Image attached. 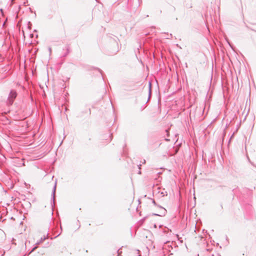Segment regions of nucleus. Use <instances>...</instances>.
<instances>
[{
    "mask_svg": "<svg viewBox=\"0 0 256 256\" xmlns=\"http://www.w3.org/2000/svg\"><path fill=\"white\" fill-rule=\"evenodd\" d=\"M17 92L14 90H11L6 100L8 106H12L17 96Z\"/></svg>",
    "mask_w": 256,
    "mask_h": 256,
    "instance_id": "obj_1",
    "label": "nucleus"
},
{
    "mask_svg": "<svg viewBox=\"0 0 256 256\" xmlns=\"http://www.w3.org/2000/svg\"><path fill=\"white\" fill-rule=\"evenodd\" d=\"M56 182L57 180H55L54 184L52 188V198H51V206L52 208V214H53V209L55 206V198H56Z\"/></svg>",
    "mask_w": 256,
    "mask_h": 256,
    "instance_id": "obj_2",
    "label": "nucleus"
},
{
    "mask_svg": "<svg viewBox=\"0 0 256 256\" xmlns=\"http://www.w3.org/2000/svg\"><path fill=\"white\" fill-rule=\"evenodd\" d=\"M46 236H44V237H42L40 238V239L36 242V246H34L32 248V250L29 252V253L28 254V255L30 254H32L34 251L38 248L37 246V245H38L42 243L44 240H46Z\"/></svg>",
    "mask_w": 256,
    "mask_h": 256,
    "instance_id": "obj_3",
    "label": "nucleus"
},
{
    "mask_svg": "<svg viewBox=\"0 0 256 256\" xmlns=\"http://www.w3.org/2000/svg\"><path fill=\"white\" fill-rule=\"evenodd\" d=\"M156 206L158 207L159 208H160V209H162V212H160V214L154 213V214H152V216H164L166 215V210L163 207H162V206H160V205L157 204Z\"/></svg>",
    "mask_w": 256,
    "mask_h": 256,
    "instance_id": "obj_4",
    "label": "nucleus"
},
{
    "mask_svg": "<svg viewBox=\"0 0 256 256\" xmlns=\"http://www.w3.org/2000/svg\"><path fill=\"white\" fill-rule=\"evenodd\" d=\"M66 50V52L62 54V57L66 56L70 52V47L68 45H66L64 48L63 50Z\"/></svg>",
    "mask_w": 256,
    "mask_h": 256,
    "instance_id": "obj_5",
    "label": "nucleus"
},
{
    "mask_svg": "<svg viewBox=\"0 0 256 256\" xmlns=\"http://www.w3.org/2000/svg\"><path fill=\"white\" fill-rule=\"evenodd\" d=\"M138 0V4H136V6L134 8H130V10L132 11V10H136V9L140 6V4L142 2V0Z\"/></svg>",
    "mask_w": 256,
    "mask_h": 256,
    "instance_id": "obj_6",
    "label": "nucleus"
},
{
    "mask_svg": "<svg viewBox=\"0 0 256 256\" xmlns=\"http://www.w3.org/2000/svg\"><path fill=\"white\" fill-rule=\"evenodd\" d=\"M151 94H152V84L150 82H149V92H148V100H150V96H151Z\"/></svg>",
    "mask_w": 256,
    "mask_h": 256,
    "instance_id": "obj_7",
    "label": "nucleus"
},
{
    "mask_svg": "<svg viewBox=\"0 0 256 256\" xmlns=\"http://www.w3.org/2000/svg\"><path fill=\"white\" fill-rule=\"evenodd\" d=\"M234 134H235V132H233V134H232V136H231L230 138V139H229V140H228V144H230V141H231V140H232V138H233V137H234Z\"/></svg>",
    "mask_w": 256,
    "mask_h": 256,
    "instance_id": "obj_8",
    "label": "nucleus"
},
{
    "mask_svg": "<svg viewBox=\"0 0 256 256\" xmlns=\"http://www.w3.org/2000/svg\"><path fill=\"white\" fill-rule=\"evenodd\" d=\"M32 24L30 22H28V28L29 29V30H30L32 28Z\"/></svg>",
    "mask_w": 256,
    "mask_h": 256,
    "instance_id": "obj_9",
    "label": "nucleus"
},
{
    "mask_svg": "<svg viewBox=\"0 0 256 256\" xmlns=\"http://www.w3.org/2000/svg\"><path fill=\"white\" fill-rule=\"evenodd\" d=\"M152 201V204L155 206H157V204L156 203L155 200L153 198H149Z\"/></svg>",
    "mask_w": 256,
    "mask_h": 256,
    "instance_id": "obj_10",
    "label": "nucleus"
},
{
    "mask_svg": "<svg viewBox=\"0 0 256 256\" xmlns=\"http://www.w3.org/2000/svg\"><path fill=\"white\" fill-rule=\"evenodd\" d=\"M96 69L101 74L102 76V72H102V70H100V68H96Z\"/></svg>",
    "mask_w": 256,
    "mask_h": 256,
    "instance_id": "obj_11",
    "label": "nucleus"
},
{
    "mask_svg": "<svg viewBox=\"0 0 256 256\" xmlns=\"http://www.w3.org/2000/svg\"><path fill=\"white\" fill-rule=\"evenodd\" d=\"M108 137L110 138V140H108V142H110L112 140V134H110L108 135Z\"/></svg>",
    "mask_w": 256,
    "mask_h": 256,
    "instance_id": "obj_12",
    "label": "nucleus"
},
{
    "mask_svg": "<svg viewBox=\"0 0 256 256\" xmlns=\"http://www.w3.org/2000/svg\"><path fill=\"white\" fill-rule=\"evenodd\" d=\"M172 34H170L168 35V36L167 38H168V39H170V38H172Z\"/></svg>",
    "mask_w": 256,
    "mask_h": 256,
    "instance_id": "obj_13",
    "label": "nucleus"
},
{
    "mask_svg": "<svg viewBox=\"0 0 256 256\" xmlns=\"http://www.w3.org/2000/svg\"><path fill=\"white\" fill-rule=\"evenodd\" d=\"M28 2V0H26V1H24V2H23V5L24 6H26V4Z\"/></svg>",
    "mask_w": 256,
    "mask_h": 256,
    "instance_id": "obj_14",
    "label": "nucleus"
},
{
    "mask_svg": "<svg viewBox=\"0 0 256 256\" xmlns=\"http://www.w3.org/2000/svg\"><path fill=\"white\" fill-rule=\"evenodd\" d=\"M118 52V50H116L114 52H112V54H116V52Z\"/></svg>",
    "mask_w": 256,
    "mask_h": 256,
    "instance_id": "obj_15",
    "label": "nucleus"
},
{
    "mask_svg": "<svg viewBox=\"0 0 256 256\" xmlns=\"http://www.w3.org/2000/svg\"><path fill=\"white\" fill-rule=\"evenodd\" d=\"M28 10H30V12H32H32H33V11H32V8H28Z\"/></svg>",
    "mask_w": 256,
    "mask_h": 256,
    "instance_id": "obj_16",
    "label": "nucleus"
},
{
    "mask_svg": "<svg viewBox=\"0 0 256 256\" xmlns=\"http://www.w3.org/2000/svg\"><path fill=\"white\" fill-rule=\"evenodd\" d=\"M166 132H167V136H168L169 135V132H168V130H166Z\"/></svg>",
    "mask_w": 256,
    "mask_h": 256,
    "instance_id": "obj_17",
    "label": "nucleus"
},
{
    "mask_svg": "<svg viewBox=\"0 0 256 256\" xmlns=\"http://www.w3.org/2000/svg\"><path fill=\"white\" fill-rule=\"evenodd\" d=\"M117 253H118V256H120V250H117Z\"/></svg>",
    "mask_w": 256,
    "mask_h": 256,
    "instance_id": "obj_18",
    "label": "nucleus"
},
{
    "mask_svg": "<svg viewBox=\"0 0 256 256\" xmlns=\"http://www.w3.org/2000/svg\"><path fill=\"white\" fill-rule=\"evenodd\" d=\"M48 50H49L50 53V54H51V52H52V48L50 47V48H48Z\"/></svg>",
    "mask_w": 256,
    "mask_h": 256,
    "instance_id": "obj_19",
    "label": "nucleus"
},
{
    "mask_svg": "<svg viewBox=\"0 0 256 256\" xmlns=\"http://www.w3.org/2000/svg\"><path fill=\"white\" fill-rule=\"evenodd\" d=\"M14 0H11V4H10V6L14 4Z\"/></svg>",
    "mask_w": 256,
    "mask_h": 256,
    "instance_id": "obj_20",
    "label": "nucleus"
},
{
    "mask_svg": "<svg viewBox=\"0 0 256 256\" xmlns=\"http://www.w3.org/2000/svg\"><path fill=\"white\" fill-rule=\"evenodd\" d=\"M140 166H141V164H140L138 165V168L139 169H140Z\"/></svg>",
    "mask_w": 256,
    "mask_h": 256,
    "instance_id": "obj_21",
    "label": "nucleus"
},
{
    "mask_svg": "<svg viewBox=\"0 0 256 256\" xmlns=\"http://www.w3.org/2000/svg\"><path fill=\"white\" fill-rule=\"evenodd\" d=\"M114 44L116 46H118V43L116 42H114Z\"/></svg>",
    "mask_w": 256,
    "mask_h": 256,
    "instance_id": "obj_22",
    "label": "nucleus"
},
{
    "mask_svg": "<svg viewBox=\"0 0 256 256\" xmlns=\"http://www.w3.org/2000/svg\"><path fill=\"white\" fill-rule=\"evenodd\" d=\"M20 6H18V11H20Z\"/></svg>",
    "mask_w": 256,
    "mask_h": 256,
    "instance_id": "obj_23",
    "label": "nucleus"
},
{
    "mask_svg": "<svg viewBox=\"0 0 256 256\" xmlns=\"http://www.w3.org/2000/svg\"><path fill=\"white\" fill-rule=\"evenodd\" d=\"M0 11L2 12H3V10L2 8L0 9Z\"/></svg>",
    "mask_w": 256,
    "mask_h": 256,
    "instance_id": "obj_24",
    "label": "nucleus"
},
{
    "mask_svg": "<svg viewBox=\"0 0 256 256\" xmlns=\"http://www.w3.org/2000/svg\"><path fill=\"white\" fill-rule=\"evenodd\" d=\"M165 140H166V141H169V140H169V139H168V138H166V139H165Z\"/></svg>",
    "mask_w": 256,
    "mask_h": 256,
    "instance_id": "obj_25",
    "label": "nucleus"
},
{
    "mask_svg": "<svg viewBox=\"0 0 256 256\" xmlns=\"http://www.w3.org/2000/svg\"><path fill=\"white\" fill-rule=\"evenodd\" d=\"M138 174H141V171L140 170H139L138 172Z\"/></svg>",
    "mask_w": 256,
    "mask_h": 256,
    "instance_id": "obj_26",
    "label": "nucleus"
},
{
    "mask_svg": "<svg viewBox=\"0 0 256 256\" xmlns=\"http://www.w3.org/2000/svg\"><path fill=\"white\" fill-rule=\"evenodd\" d=\"M228 42V44L232 48V46L230 44V43Z\"/></svg>",
    "mask_w": 256,
    "mask_h": 256,
    "instance_id": "obj_27",
    "label": "nucleus"
},
{
    "mask_svg": "<svg viewBox=\"0 0 256 256\" xmlns=\"http://www.w3.org/2000/svg\"><path fill=\"white\" fill-rule=\"evenodd\" d=\"M146 162V160H144L143 161V164H144Z\"/></svg>",
    "mask_w": 256,
    "mask_h": 256,
    "instance_id": "obj_28",
    "label": "nucleus"
},
{
    "mask_svg": "<svg viewBox=\"0 0 256 256\" xmlns=\"http://www.w3.org/2000/svg\"><path fill=\"white\" fill-rule=\"evenodd\" d=\"M34 14L35 16H36V12H34Z\"/></svg>",
    "mask_w": 256,
    "mask_h": 256,
    "instance_id": "obj_29",
    "label": "nucleus"
},
{
    "mask_svg": "<svg viewBox=\"0 0 256 256\" xmlns=\"http://www.w3.org/2000/svg\"><path fill=\"white\" fill-rule=\"evenodd\" d=\"M89 111H90V110L89 109Z\"/></svg>",
    "mask_w": 256,
    "mask_h": 256,
    "instance_id": "obj_30",
    "label": "nucleus"
},
{
    "mask_svg": "<svg viewBox=\"0 0 256 256\" xmlns=\"http://www.w3.org/2000/svg\"><path fill=\"white\" fill-rule=\"evenodd\" d=\"M252 165H253L254 166H254L252 163Z\"/></svg>",
    "mask_w": 256,
    "mask_h": 256,
    "instance_id": "obj_31",
    "label": "nucleus"
},
{
    "mask_svg": "<svg viewBox=\"0 0 256 256\" xmlns=\"http://www.w3.org/2000/svg\"><path fill=\"white\" fill-rule=\"evenodd\" d=\"M221 208H222V204H221Z\"/></svg>",
    "mask_w": 256,
    "mask_h": 256,
    "instance_id": "obj_32",
    "label": "nucleus"
},
{
    "mask_svg": "<svg viewBox=\"0 0 256 256\" xmlns=\"http://www.w3.org/2000/svg\"><path fill=\"white\" fill-rule=\"evenodd\" d=\"M212 256H214V254H212Z\"/></svg>",
    "mask_w": 256,
    "mask_h": 256,
    "instance_id": "obj_33",
    "label": "nucleus"
}]
</instances>
